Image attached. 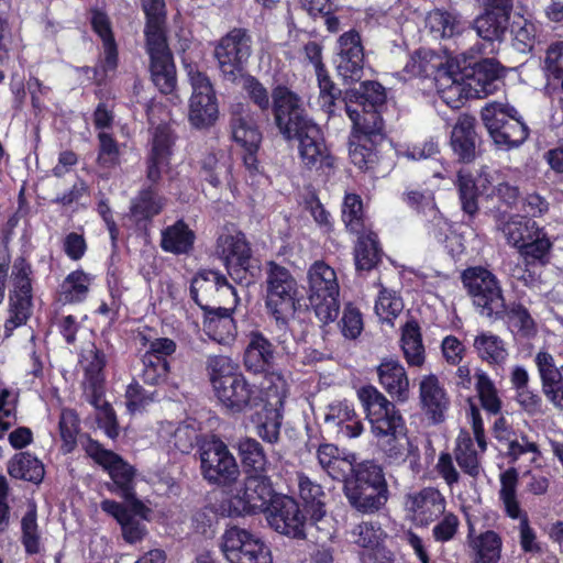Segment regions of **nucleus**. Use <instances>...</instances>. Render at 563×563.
<instances>
[{"instance_id":"obj_49","label":"nucleus","mask_w":563,"mask_h":563,"mask_svg":"<svg viewBox=\"0 0 563 563\" xmlns=\"http://www.w3.org/2000/svg\"><path fill=\"white\" fill-rule=\"evenodd\" d=\"M233 140L245 151H257L262 142V133L258 128L243 115H236L231 120Z\"/></svg>"},{"instance_id":"obj_7","label":"nucleus","mask_w":563,"mask_h":563,"mask_svg":"<svg viewBox=\"0 0 563 563\" xmlns=\"http://www.w3.org/2000/svg\"><path fill=\"white\" fill-rule=\"evenodd\" d=\"M462 283L478 312L487 318H500L506 311L499 282L488 269L476 266L462 273Z\"/></svg>"},{"instance_id":"obj_6","label":"nucleus","mask_w":563,"mask_h":563,"mask_svg":"<svg viewBox=\"0 0 563 563\" xmlns=\"http://www.w3.org/2000/svg\"><path fill=\"white\" fill-rule=\"evenodd\" d=\"M272 98L274 123L285 141H294L318 126L308 115L302 99L286 86L275 87Z\"/></svg>"},{"instance_id":"obj_39","label":"nucleus","mask_w":563,"mask_h":563,"mask_svg":"<svg viewBox=\"0 0 563 563\" xmlns=\"http://www.w3.org/2000/svg\"><path fill=\"white\" fill-rule=\"evenodd\" d=\"M357 235L358 240L354 247L355 267L357 271H371L380 262L383 255L377 235L372 231H363Z\"/></svg>"},{"instance_id":"obj_12","label":"nucleus","mask_w":563,"mask_h":563,"mask_svg":"<svg viewBox=\"0 0 563 563\" xmlns=\"http://www.w3.org/2000/svg\"><path fill=\"white\" fill-rule=\"evenodd\" d=\"M273 499L266 475L246 476L243 485L229 498V515L239 517L266 511Z\"/></svg>"},{"instance_id":"obj_51","label":"nucleus","mask_w":563,"mask_h":563,"mask_svg":"<svg viewBox=\"0 0 563 563\" xmlns=\"http://www.w3.org/2000/svg\"><path fill=\"white\" fill-rule=\"evenodd\" d=\"M142 8L146 15L145 37L152 36H166L165 35V20L166 10L164 0H141Z\"/></svg>"},{"instance_id":"obj_61","label":"nucleus","mask_w":563,"mask_h":563,"mask_svg":"<svg viewBox=\"0 0 563 563\" xmlns=\"http://www.w3.org/2000/svg\"><path fill=\"white\" fill-rule=\"evenodd\" d=\"M244 90L253 104L267 118L268 111L273 110V100L271 101L272 96L266 87L255 77L249 76L244 82Z\"/></svg>"},{"instance_id":"obj_32","label":"nucleus","mask_w":563,"mask_h":563,"mask_svg":"<svg viewBox=\"0 0 563 563\" xmlns=\"http://www.w3.org/2000/svg\"><path fill=\"white\" fill-rule=\"evenodd\" d=\"M377 374L382 386L396 401L406 402L409 399V379L402 365L385 360L377 367Z\"/></svg>"},{"instance_id":"obj_47","label":"nucleus","mask_w":563,"mask_h":563,"mask_svg":"<svg viewBox=\"0 0 563 563\" xmlns=\"http://www.w3.org/2000/svg\"><path fill=\"white\" fill-rule=\"evenodd\" d=\"M346 483L369 486L380 492H388L383 468L374 462L366 461L354 466V471Z\"/></svg>"},{"instance_id":"obj_2","label":"nucleus","mask_w":563,"mask_h":563,"mask_svg":"<svg viewBox=\"0 0 563 563\" xmlns=\"http://www.w3.org/2000/svg\"><path fill=\"white\" fill-rule=\"evenodd\" d=\"M190 295L205 311L206 323L212 328L216 322L230 325L231 313L238 303L235 288L218 271H199L191 280Z\"/></svg>"},{"instance_id":"obj_34","label":"nucleus","mask_w":563,"mask_h":563,"mask_svg":"<svg viewBox=\"0 0 563 563\" xmlns=\"http://www.w3.org/2000/svg\"><path fill=\"white\" fill-rule=\"evenodd\" d=\"M343 490L350 505L363 514H373L379 510L385 505L388 494V492H380L369 486L346 482Z\"/></svg>"},{"instance_id":"obj_3","label":"nucleus","mask_w":563,"mask_h":563,"mask_svg":"<svg viewBox=\"0 0 563 563\" xmlns=\"http://www.w3.org/2000/svg\"><path fill=\"white\" fill-rule=\"evenodd\" d=\"M481 119L494 144L504 151L518 148L528 139L530 130L518 110L498 101L486 103Z\"/></svg>"},{"instance_id":"obj_8","label":"nucleus","mask_w":563,"mask_h":563,"mask_svg":"<svg viewBox=\"0 0 563 563\" xmlns=\"http://www.w3.org/2000/svg\"><path fill=\"white\" fill-rule=\"evenodd\" d=\"M186 69L192 89L189 99V122L197 129L209 128L219 114L216 91L209 77L196 66L187 65Z\"/></svg>"},{"instance_id":"obj_42","label":"nucleus","mask_w":563,"mask_h":563,"mask_svg":"<svg viewBox=\"0 0 563 563\" xmlns=\"http://www.w3.org/2000/svg\"><path fill=\"white\" fill-rule=\"evenodd\" d=\"M8 471L14 478L35 484L41 483L45 474L42 462L27 452L15 454L9 463Z\"/></svg>"},{"instance_id":"obj_46","label":"nucleus","mask_w":563,"mask_h":563,"mask_svg":"<svg viewBox=\"0 0 563 563\" xmlns=\"http://www.w3.org/2000/svg\"><path fill=\"white\" fill-rule=\"evenodd\" d=\"M552 242L542 229H538L537 233L531 236L520 249L519 253L523 257L527 265L540 263L545 265L550 260Z\"/></svg>"},{"instance_id":"obj_24","label":"nucleus","mask_w":563,"mask_h":563,"mask_svg":"<svg viewBox=\"0 0 563 563\" xmlns=\"http://www.w3.org/2000/svg\"><path fill=\"white\" fill-rule=\"evenodd\" d=\"M406 509L412 514L413 520L421 525H429L438 519L445 510V499L433 487H426L420 492L406 497Z\"/></svg>"},{"instance_id":"obj_36","label":"nucleus","mask_w":563,"mask_h":563,"mask_svg":"<svg viewBox=\"0 0 563 563\" xmlns=\"http://www.w3.org/2000/svg\"><path fill=\"white\" fill-rule=\"evenodd\" d=\"M154 185L151 183L150 186L142 188L131 201L130 213L136 222L153 219L165 206L166 199L158 195Z\"/></svg>"},{"instance_id":"obj_5","label":"nucleus","mask_w":563,"mask_h":563,"mask_svg":"<svg viewBox=\"0 0 563 563\" xmlns=\"http://www.w3.org/2000/svg\"><path fill=\"white\" fill-rule=\"evenodd\" d=\"M310 306L320 322H333L340 312V287L335 271L323 261L314 262L308 269Z\"/></svg>"},{"instance_id":"obj_45","label":"nucleus","mask_w":563,"mask_h":563,"mask_svg":"<svg viewBox=\"0 0 563 563\" xmlns=\"http://www.w3.org/2000/svg\"><path fill=\"white\" fill-rule=\"evenodd\" d=\"M92 278L84 271L71 272L60 286L59 300L64 303L80 302L88 296Z\"/></svg>"},{"instance_id":"obj_10","label":"nucleus","mask_w":563,"mask_h":563,"mask_svg":"<svg viewBox=\"0 0 563 563\" xmlns=\"http://www.w3.org/2000/svg\"><path fill=\"white\" fill-rule=\"evenodd\" d=\"M220 550L229 563H272L264 542L236 526L228 528L221 536Z\"/></svg>"},{"instance_id":"obj_60","label":"nucleus","mask_w":563,"mask_h":563,"mask_svg":"<svg viewBox=\"0 0 563 563\" xmlns=\"http://www.w3.org/2000/svg\"><path fill=\"white\" fill-rule=\"evenodd\" d=\"M512 46L522 54L530 53L536 45V26L533 23L522 20L515 22L511 27Z\"/></svg>"},{"instance_id":"obj_29","label":"nucleus","mask_w":563,"mask_h":563,"mask_svg":"<svg viewBox=\"0 0 563 563\" xmlns=\"http://www.w3.org/2000/svg\"><path fill=\"white\" fill-rule=\"evenodd\" d=\"M101 509L117 519L122 529V536L129 543L141 541L145 536V526L143 519L148 511L144 510L142 514H135L129 504L123 506L114 500L106 499L100 504Z\"/></svg>"},{"instance_id":"obj_20","label":"nucleus","mask_w":563,"mask_h":563,"mask_svg":"<svg viewBox=\"0 0 563 563\" xmlns=\"http://www.w3.org/2000/svg\"><path fill=\"white\" fill-rule=\"evenodd\" d=\"M175 135L168 124H159L155 128L152 137V147L147 157L146 178L150 183L157 184L162 173L168 167Z\"/></svg>"},{"instance_id":"obj_18","label":"nucleus","mask_w":563,"mask_h":563,"mask_svg":"<svg viewBox=\"0 0 563 563\" xmlns=\"http://www.w3.org/2000/svg\"><path fill=\"white\" fill-rule=\"evenodd\" d=\"M213 390L221 404L234 413L258 407L264 399L242 376L227 378V383L216 385Z\"/></svg>"},{"instance_id":"obj_15","label":"nucleus","mask_w":563,"mask_h":563,"mask_svg":"<svg viewBox=\"0 0 563 563\" xmlns=\"http://www.w3.org/2000/svg\"><path fill=\"white\" fill-rule=\"evenodd\" d=\"M265 512L268 525L276 532L292 539L306 538V517L292 497H274Z\"/></svg>"},{"instance_id":"obj_44","label":"nucleus","mask_w":563,"mask_h":563,"mask_svg":"<svg viewBox=\"0 0 563 563\" xmlns=\"http://www.w3.org/2000/svg\"><path fill=\"white\" fill-rule=\"evenodd\" d=\"M426 26L435 38H451L459 35L462 24L459 16L452 12L434 9L426 18Z\"/></svg>"},{"instance_id":"obj_37","label":"nucleus","mask_w":563,"mask_h":563,"mask_svg":"<svg viewBox=\"0 0 563 563\" xmlns=\"http://www.w3.org/2000/svg\"><path fill=\"white\" fill-rule=\"evenodd\" d=\"M195 232L183 220L162 231L161 247L173 254H188L195 243Z\"/></svg>"},{"instance_id":"obj_58","label":"nucleus","mask_w":563,"mask_h":563,"mask_svg":"<svg viewBox=\"0 0 563 563\" xmlns=\"http://www.w3.org/2000/svg\"><path fill=\"white\" fill-rule=\"evenodd\" d=\"M375 146L371 144V141H363L358 136L352 135L349 142L351 162L363 170L372 168L376 162Z\"/></svg>"},{"instance_id":"obj_31","label":"nucleus","mask_w":563,"mask_h":563,"mask_svg":"<svg viewBox=\"0 0 563 563\" xmlns=\"http://www.w3.org/2000/svg\"><path fill=\"white\" fill-rule=\"evenodd\" d=\"M511 12L484 9L473 21V29L483 41L494 43L503 42L509 29Z\"/></svg>"},{"instance_id":"obj_50","label":"nucleus","mask_w":563,"mask_h":563,"mask_svg":"<svg viewBox=\"0 0 563 563\" xmlns=\"http://www.w3.org/2000/svg\"><path fill=\"white\" fill-rule=\"evenodd\" d=\"M538 229L539 227L534 221L515 217L503 225V233L508 244L519 250L528 240H531Z\"/></svg>"},{"instance_id":"obj_21","label":"nucleus","mask_w":563,"mask_h":563,"mask_svg":"<svg viewBox=\"0 0 563 563\" xmlns=\"http://www.w3.org/2000/svg\"><path fill=\"white\" fill-rule=\"evenodd\" d=\"M476 119L470 114L459 115L451 132L450 144L459 162L472 163L478 154L481 137L475 131Z\"/></svg>"},{"instance_id":"obj_54","label":"nucleus","mask_w":563,"mask_h":563,"mask_svg":"<svg viewBox=\"0 0 563 563\" xmlns=\"http://www.w3.org/2000/svg\"><path fill=\"white\" fill-rule=\"evenodd\" d=\"M208 367L212 387L227 383V378H238L241 376L236 374L239 368L236 361H233L228 354L213 355L210 357Z\"/></svg>"},{"instance_id":"obj_62","label":"nucleus","mask_w":563,"mask_h":563,"mask_svg":"<svg viewBox=\"0 0 563 563\" xmlns=\"http://www.w3.org/2000/svg\"><path fill=\"white\" fill-rule=\"evenodd\" d=\"M60 437L64 442V450L69 453L76 445V438L79 432V419L74 410L64 409L59 419Z\"/></svg>"},{"instance_id":"obj_25","label":"nucleus","mask_w":563,"mask_h":563,"mask_svg":"<svg viewBox=\"0 0 563 563\" xmlns=\"http://www.w3.org/2000/svg\"><path fill=\"white\" fill-rule=\"evenodd\" d=\"M106 354H81L80 369L84 373L82 387L88 401L98 407L104 394Z\"/></svg>"},{"instance_id":"obj_28","label":"nucleus","mask_w":563,"mask_h":563,"mask_svg":"<svg viewBox=\"0 0 563 563\" xmlns=\"http://www.w3.org/2000/svg\"><path fill=\"white\" fill-rule=\"evenodd\" d=\"M345 112L353 122L352 135L363 141H371L372 145H377L385 139L384 121L379 110L355 108L349 104L345 107Z\"/></svg>"},{"instance_id":"obj_64","label":"nucleus","mask_w":563,"mask_h":563,"mask_svg":"<svg viewBox=\"0 0 563 563\" xmlns=\"http://www.w3.org/2000/svg\"><path fill=\"white\" fill-rule=\"evenodd\" d=\"M163 355L164 354H143V377L146 383L156 384L168 373L169 364Z\"/></svg>"},{"instance_id":"obj_52","label":"nucleus","mask_w":563,"mask_h":563,"mask_svg":"<svg viewBox=\"0 0 563 563\" xmlns=\"http://www.w3.org/2000/svg\"><path fill=\"white\" fill-rule=\"evenodd\" d=\"M404 310V302L395 290L383 288L375 303V312L382 322L394 325L396 319Z\"/></svg>"},{"instance_id":"obj_43","label":"nucleus","mask_w":563,"mask_h":563,"mask_svg":"<svg viewBox=\"0 0 563 563\" xmlns=\"http://www.w3.org/2000/svg\"><path fill=\"white\" fill-rule=\"evenodd\" d=\"M475 552L473 563H498L501 556V539L492 530H487L470 541Z\"/></svg>"},{"instance_id":"obj_35","label":"nucleus","mask_w":563,"mask_h":563,"mask_svg":"<svg viewBox=\"0 0 563 563\" xmlns=\"http://www.w3.org/2000/svg\"><path fill=\"white\" fill-rule=\"evenodd\" d=\"M342 101L355 108L376 109L383 107L386 101L385 88L376 81H364L358 88L345 90Z\"/></svg>"},{"instance_id":"obj_33","label":"nucleus","mask_w":563,"mask_h":563,"mask_svg":"<svg viewBox=\"0 0 563 563\" xmlns=\"http://www.w3.org/2000/svg\"><path fill=\"white\" fill-rule=\"evenodd\" d=\"M456 62V58L444 60L432 51H418L406 65V70L413 76L432 77L435 84L437 77L453 69Z\"/></svg>"},{"instance_id":"obj_30","label":"nucleus","mask_w":563,"mask_h":563,"mask_svg":"<svg viewBox=\"0 0 563 563\" xmlns=\"http://www.w3.org/2000/svg\"><path fill=\"white\" fill-rule=\"evenodd\" d=\"M216 254L223 265L251 262L252 250L245 234L238 230L223 231L217 239Z\"/></svg>"},{"instance_id":"obj_57","label":"nucleus","mask_w":563,"mask_h":563,"mask_svg":"<svg viewBox=\"0 0 563 563\" xmlns=\"http://www.w3.org/2000/svg\"><path fill=\"white\" fill-rule=\"evenodd\" d=\"M342 219L346 228L355 234L365 231L363 221V203L360 196L349 194L344 198Z\"/></svg>"},{"instance_id":"obj_9","label":"nucleus","mask_w":563,"mask_h":563,"mask_svg":"<svg viewBox=\"0 0 563 563\" xmlns=\"http://www.w3.org/2000/svg\"><path fill=\"white\" fill-rule=\"evenodd\" d=\"M201 472L209 483L230 486L240 476V468L228 445L218 438H212L200 448Z\"/></svg>"},{"instance_id":"obj_4","label":"nucleus","mask_w":563,"mask_h":563,"mask_svg":"<svg viewBox=\"0 0 563 563\" xmlns=\"http://www.w3.org/2000/svg\"><path fill=\"white\" fill-rule=\"evenodd\" d=\"M265 273L266 308L277 322L286 324L300 301L297 280L288 268L273 261L267 263Z\"/></svg>"},{"instance_id":"obj_38","label":"nucleus","mask_w":563,"mask_h":563,"mask_svg":"<svg viewBox=\"0 0 563 563\" xmlns=\"http://www.w3.org/2000/svg\"><path fill=\"white\" fill-rule=\"evenodd\" d=\"M299 496L305 510L312 521L320 520L325 515V493L319 484L313 483L303 474L298 475Z\"/></svg>"},{"instance_id":"obj_41","label":"nucleus","mask_w":563,"mask_h":563,"mask_svg":"<svg viewBox=\"0 0 563 563\" xmlns=\"http://www.w3.org/2000/svg\"><path fill=\"white\" fill-rule=\"evenodd\" d=\"M91 25L93 31L102 40L104 52V69L112 70L117 67L118 49L108 15L99 10L92 11Z\"/></svg>"},{"instance_id":"obj_17","label":"nucleus","mask_w":563,"mask_h":563,"mask_svg":"<svg viewBox=\"0 0 563 563\" xmlns=\"http://www.w3.org/2000/svg\"><path fill=\"white\" fill-rule=\"evenodd\" d=\"M464 56V76L468 91L474 99L486 98L494 93L501 84L500 65L494 58H485L472 64Z\"/></svg>"},{"instance_id":"obj_63","label":"nucleus","mask_w":563,"mask_h":563,"mask_svg":"<svg viewBox=\"0 0 563 563\" xmlns=\"http://www.w3.org/2000/svg\"><path fill=\"white\" fill-rule=\"evenodd\" d=\"M400 330V346L402 352H424L421 328L416 319H408L401 324Z\"/></svg>"},{"instance_id":"obj_19","label":"nucleus","mask_w":563,"mask_h":563,"mask_svg":"<svg viewBox=\"0 0 563 563\" xmlns=\"http://www.w3.org/2000/svg\"><path fill=\"white\" fill-rule=\"evenodd\" d=\"M295 141L298 142V155L303 167L310 170L333 168L334 157L328 151L319 125Z\"/></svg>"},{"instance_id":"obj_53","label":"nucleus","mask_w":563,"mask_h":563,"mask_svg":"<svg viewBox=\"0 0 563 563\" xmlns=\"http://www.w3.org/2000/svg\"><path fill=\"white\" fill-rule=\"evenodd\" d=\"M37 515L35 504H31L27 511L21 520L22 538L21 542L24 545L25 552L29 555H34L41 551V537L38 533Z\"/></svg>"},{"instance_id":"obj_40","label":"nucleus","mask_w":563,"mask_h":563,"mask_svg":"<svg viewBox=\"0 0 563 563\" xmlns=\"http://www.w3.org/2000/svg\"><path fill=\"white\" fill-rule=\"evenodd\" d=\"M238 450L247 476L265 475L268 461L258 441L243 438L239 441Z\"/></svg>"},{"instance_id":"obj_14","label":"nucleus","mask_w":563,"mask_h":563,"mask_svg":"<svg viewBox=\"0 0 563 563\" xmlns=\"http://www.w3.org/2000/svg\"><path fill=\"white\" fill-rule=\"evenodd\" d=\"M518 472L511 467L500 475L499 498L503 501L506 514L512 519H519L520 544L526 552L539 551L534 542L536 534L529 526L527 512H525L517 499Z\"/></svg>"},{"instance_id":"obj_55","label":"nucleus","mask_w":563,"mask_h":563,"mask_svg":"<svg viewBox=\"0 0 563 563\" xmlns=\"http://www.w3.org/2000/svg\"><path fill=\"white\" fill-rule=\"evenodd\" d=\"M475 388L481 406L489 413L497 415L501 410V400L494 383L485 373L476 374Z\"/></svg>"},{"instance_id":"obj_23","label":"nucleus","mask_w":563,"mask_h":563,"mask_svg":"<svg viewBox=\"0 0 563 563\" xmlns=\"http://www.w3.org/2000/svg\"><path fill=\"white\" fill-rule=\"evenodd\" d=\"M419 398L421 410L432 424H439L445 420L450 398L437 376L429 375L421 379Z\"/></svg>"},{"instance_id":"obj_13","label":"nucleus","mask_w":563,"mask_h":563,"mask_svg":"<svg viewBox=\"0 0 563 563\" xmlns=\"http://www.w3.org/2000/svg\"><path fill=\"white\" fill-rule=\"evenodd\" d=\"M146 52L150 56V73L153 84L162 93H173L177 84L176 67L166 36L154 35L146 38Z\"/></svg>"},{"instance_id":"obj_16","label":"nucleus","mask_w":563,"mask_h":563,"mask_svg":"<svg viewBox=\"0 0 563 563\" xmlns=\"http://www.w3.org/2000/svg\"><path fill=\"white\" fill-rule=\"evenodd\" d=\"M284 398V391L274 384L265 393L262 410L256 412V433L263 441L271 444L279 440Z\"/></svg>"},{"instance_id":"obj_56","label":"nucleus","mask_w":563,"mask_h":563,"mask_svg":"<svg viewBox=\"0 0 563 563\" xmlns=\"http://www.w3.org/2000/svg\"><path fill=\"white\" fill-rule=\"evenodd\" d=\"M457 189L463 211L474 217L478 211L477 196L478 187L471 174L459 172Z\"/></svg>"},{"instance_id":"obj_59","label":"nucleus","mask_w":563,"mask_h":563,"mask_svg":"<svg viewBox=\"0 0 563 563\" xmlns=\"http://www.w3.org/2000/svg\"><path fill=\"white\" fill-rule=\"evenodd\" d=\"M507 317L509 325L523 336H530L536 331L534 321L528 309L521 303H511L500 318Z\"/></svg>"},{"instance_id":"obj_27","label":"nucleus","mask_w":563,"mask_h":563,"mask_svg":"<svg viewBox=\"0 0 563 563\" xmlns=\"http://www.w3.org/2000/svg\"><path fill=\"white\" fill-rule=\"evenodd\" d=\"M104 468L109 471L112 478V484L109 485V489L122 497L135 514H142L146 510L145 505L135 497L133 468L123 462L118 454L115 461L107 464Z\"/></svg>"},{"instance_id":"obj_26","label":"nucleus","mask_w":563,"mask_h":563,"mask_svg":"<svg viewBox=\"0 0 563 563\" xmlns=\"http://www.w3.org/2000/svg\"><path fill=\"white\" fill-rule=\"evenodd\" d=\"M464 70L466 67H462L460 62H456L454 68L440 74L434 84L442 101L452 109L462 107L464 100L474 99L468 91Z\"/></svg>"},{"instance_id":"obj_48","label":"nucleus","mask_w":563,"mask_h":563,"mask_svg":"<svg viewBox=\"0 0 563 563\" xmlns=\"http://www.w3.org/2000/svg\"><path fill=\"white\" fill-rule=\"evenodd\" d=\"M454 457L462 471L472 477L479 474L481 465L474 443L468 433H461L456 440Z\"/></svg>"},{"instance_id":"obj_22","label":"nucleus","mask_w":563,"mask_h":563,"mask_svg":"<svg viewBox=\"0 0 563 563\" xmlns=\"http://www.w3.org/2000/svg\"><path fill=\"white\" fill-rule=\"evenodd\" d=\"M364 51L361 35L354 30L343 33L339 38L338 73L345 80H358L363 73Z\"/></svg>"},{"instance_id":"obj_11","label":"nucleus","mask_w":563,"mask_h":563,"mask_svg":"<svg viewBox=\"0 0 563 563\" xmlns=\"http://www.w3.org/2000/svg\"><path fill=\"white\" fill-rule=\"evenodd\" d=\"M252 54V38L245 29L235 27L214 48V57L225 79L235 81Z\"/></svg>"},{"instance_id":"obj_1","label":"nucleus","mask_w":563,"mask_h":563,"mask_svg":"<svg viewBox=\"0 0 563 563\" xmlns=\"http://www.w3.org/2000/svg\"><path fill=\"white\" fill-rule=\"evenodd\" d=\"M357 396L371 423L373 434L378 439L379 448L391 464L409 461L410 468L420 471V453L407 437L405 420L395 404L389 401L374 386L358 389Z\"/></svg>"}]
</instances>
